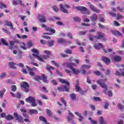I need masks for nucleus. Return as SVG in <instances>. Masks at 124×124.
I'll use <instances>...</instances> for the list:
<instances>
[{
    "label": "nucleus",
    "mask_w": 124,
    "mask_h": 124,
    "mask_svg": "<svg viewBox=\"0 0 124 124\" xmlns=\"http://www.w3.org/2000/svg\"><path fill=\"white\" fill-rule=\"evenodd\" d=\"M98 25L99 28H100V29H105V30H108V27H106L100 23H99Z\"/></svg>",
    "instance_id": "obj_40"
},
{
    "label": "nucleus",
    "mask_w": 124,
    "mask_h": 124,
    "mask_svg": "<svg viewBox=\"0 0 124 124\" xmlns=\"http://www.w3.org/2000/svg\"><path fill=\"white\" fill-rule=\"evenodd\" d=\"M81 67L82 68H87V69H90L92 66L91 65H86V64H83L81 65Z\"/></svg>",
    "instance_id": "obj_37"
},
{
    "label": "nucleus",
    "mask_w": 124,
    "mask_h": 124,
    "mask_svg": "<svg viewBox=\"0 0 124 124\" xmlns=\"http://www.w3.org/2000/svg\"><path fill=\"white\" fill-rule=\"evenodd\" d=\"M70 97L72 100H76V94L75 93H71Z\"/></svg>",
    "instance_id": "obj_29"
},
{
    "label": "nucleus",
    "mask_w": 124,
    "mask_h": 124,
    "mask_svg": "<svg viewBox=\"0 0 124 124\" xmlns=\"http://www.w3.org/2000/svg\"><path fill=\"white\" fill-rule=\"evenodd\" d=\"M0 40L3 45H5V46H10L9 44H8V43H7V41L5 40L4 39L1 38Z\"/></svg>",
    "instance_id": "obj_24"
},
{
    "label": "nucleus",
    "mask_w": 124,
    "mask_h": 124,
    "mask_svg": "<svg viewBox=\"0 0 124 124\" xmlns=\"http://www.w3.org/2000/svg\"><path fill=\"white\" fill-rule=\"evenodd\" d=\"M105 74L108 76H111V71H110V69H108L106 71Z\"/></svg>",
    "instance_id": "obj_43"
},
{
    "label": "nucleus",
    "mask_w": 124,
    "mask_h": 124,
    "mask_svg": "<svg viewBox=\"0 0 124 124\" xmlns=\"http://www.w3.org/2000/svg\"><path fill=\"white\" fill-rule=\"evenodd\" d=\"M54 43L55 42L54 40L48 41L47 42V46H48V47H52V46H54Z\"/></svg>",
    "instance_id": "obj_28"
},
{
    "label": "nucleus",
    "mask_w": 124,
    "mask_h": 124,
    "mask_svg": "<svg viewBox=\"0 0 124 124\" xmlns=\"http://www.w3.org/2000/svg\"><path fill=\"white\" fill-rule=\"evenodd\" d=\"M75 115H77V116L79 118V119H78V121L79 122H83V120H84V117H83V116H82V114H81V113L76 111L75 112Z\"/></svg>",
    "instance_id": "obj_17"
},
{
    "label": "nucleus",
    "mask_w": 124,
    "mask_h": 124,
    "mask_svg": "<svg viewBox=\"0 0 124 124\" xmlns=\"http://www.w3.org/2000/svg\"><path fill=\"white\" fill-rule=\"evenodd\" d=\"M46 111L47 115H48L49 117H51V116H52V111L49 110V109H46Z\"/></svg>",
    "instance_id": "obj_56"
},
{
    "label": "nucleus",
    "mask_w": 124,
    "mask_h": 124,
    "mask_svg": "<svg viewBox=\"0 0 124 124\" xmlns=\"http://www.w3.org/2000/svg\"><path fill=\"white\" fill-rule=\"evenodd\" d=\"M109 107V102L108 101H106L105 102V105L104 106V109H108V107Z\"/></svg>",
    "instance_id": "obj_39"
},
{
    "label": "nucleus",
    "mask_w": 124,
    "mask_h": 124,
    "mask_svg": "<svg viewBox=\"0 0 124 124\" xmlns=\"http://www.w3.org/2000/svg\"><path fill=\"white\" fill-rule=\"evenodd\" d=\"M9 65H10L11 68H13V69H16V66H15V65H16V63L12 62L9 63Z\"/></svg>",
    "instance_id": "obj_26"
},
{
    "label": "nucleus",
    "mask_w": 124,
    "mask_h": 124,
    "mask_svg": "<svg viewBox=\"0 0 124 124\" xmlns=\"http://www.w3.org/2000/svg\"><path fill=\"white\" fill-rule=\"evenodd\" d=\"M9 44H10V49H11V50H12V49H13V47L14 46V44H15V42L13 41H9Z\"/></svg>",
    "instance_id": "obj_32"
},
{
    "label": "nucleus",
    "mask_w": 124,
    "mask_h": 124,
    "mask_svg": "<svg viewBox=\"0 0 124 124\" xmlns=\"http://www.w3.org/2000/svg\"><path fill=\"white\" fill-rule=\"evenodd\" d=\"M21 88H23L24 89V92L26 93H29L30 90V84L26 81L22 82V84L21 85Z\"/></svg>",
    "instance_id": "obj_6"
},
{
    "label": "nucleus",
    "mask_w": 124,
    "mask_h": 124,
    "mask_svg": "<svg viewBox=\"0 0 124 124\" xmlns=\"http://www.w3.org/2000/svg\"><path fill=\"white\" fill-rule=\"evenodd\" d=\"M114 60L115 61V62H121V61H122V57H121L119 56L116 55L114 57Z\"/></svg>",
    "instance_id": "obj_25"
},
{
    "label": "nucleus",
    "mask_w": 124,
    "mask_h": 124,
    "mask_svg": "<svg viewBox=\"0 0 124 124\" xmlns=\"http://www.w3.org/2000/svg\"><path fill=\"white\" fill-rule=\"evenodd\" d=\"M51 82L52 83L53 85H54L55 86H57V85H58V82H57V80H56V79H53L51 80Z\"/></svg>",
    "instance_id": "obj_61"
},
{
    "label": "nucleus",
    "mask_w": 124,
    "mask_h": 124,
    "mask_svg": "<svg viewBox=\"0 0 124 124\" xmlns=\"http://www.w3.org/2000/svg\"><path fill=\"white\" fill-rule=\"evenodd\" d=\"M11 91L13 93H15L17 91V87L15 85H13L11 86Z\"/></svg>",
    "instance_id": "obj_34"
},
{
    "label": "nucleus",
    "mask_w": 124,
    "mask_h": 124,
    "mask_svg": "<svg viewBox=\"0 0 124 124\" xmlns=\"http://www.w3.org/2000/svg\"><path fill=\"white\" fill-rule=\"evenodd\" d=\"M46 69L48 70V71H50V72H51V69L52 70H54V68L53 67L49 66V67H47Z\"/></svg>",
    "instance_id": "obj_64"
},
{
    "label": "nucleus",
    "mask_w": 124,
    "mask_h": 124,
    "mask_svg": "<svg viewBox=\"0 0 124 124\" xmlns=\"http://www.w3.org/2000/svg\"><path fill=\"white\" fill-rule=\"evenodd\" d=\"M113 25L115 27H120V26H121V24H120V23H119V22H118L117 21H114Z\"/></svg>",
    "instance_id": "obj_53"
},
{
    "label": "nucleus",
    "mask_w": 124,
    "mask_h": 124,
    "mask_svg": "<svg viewBox=\"0 0 124 124\" xmlns=\"http://www.w3.org/2000/svg\"><path fill=\"white\" fill-rule=\"evenodd\" d=\"M63 88L64 92V91L65 92H69V88H68V87H67V86L65 85L63 86Z\"/></svg>",
    "instance_id": "obj_60"
},
{
    "label": "nucleus",
    "mask_w": 124,
    "mask_h": 124,
    "mask_svg": "<svg viewBox=\"0 0 124 124\" xmlns=\"http://www.w3.org/2000/svg\"><path fill=\"white\" fill-rule=\"evenodd\" d=\"M12 3L13 5H21V6H25V4L23 3L22 0H12Z\"/></svg>",
    "instance_id": "obj_7"
},
{
    "label": "nucleus",
    "mask_w": 124,
    "mask_h": 124,
    "mask_svg": "<svg viewBox=\"0 0 124 124\" xmlns=\"http://www.w3.org/2000/svg\"><path fill=\"white\" fill-rule=\"evenodd\" d=\"M74 65V63H69L67 64V66L69 67L70 69H71L72 71H73L74 74L77 75L78 73H80V70H79V69H78L77 70L75 69V68L73 67Z\"/></svg>",
    "instance_id": "obj_3"
},
{
    "label": "nucleus",
    "mask_w": 124,
    "mask_h": 124,
    "mask_svg": "<svg viewBox=\"0 0 124 124\" xmlns=\"http://www.w3.org/2000/svg\"><path fill=\"white\" fill-rule=\"evenodd\" d=\"M25 100L26 102L31 103V106H32V107H35L36 106H37V104L35 102L36 99L33 96H30L28 98H26Z\"/></svg>",
    "instance_id": "obj_1"
},
{
    "label": "nucleus",
    "mask_w": 124,
    "mask_h": 124,
    "mask_svg": "<svg viewBox=\"0 0 124 124\" xmlns=\"http://www.w3.org/2000/svg\"><path fill=\"white\" fill-rule=\"evenodd\" d=\"M22 96V95H21V93H16V97H17V98H18V99H20Z\"/></svg>",
    "instance_id": "obj_52"
},
{
    "label": "nucleus",
    "mask_w": 124,
    "mask_h": 124,
    "mask_svg": "<svg viewBox=\"0 0 124 124\" xmlns=\"http://www.w3.org/2000/svg\"><path fill=\"white\" fill-rule=\"evenodd\" d=\"M38 20L41 23H46L47 22V19H46V16L43 15L39 14L38 15Z\"/></svg>",
    "instance_id": "obj_9"
},
{
    "label": "nucleus",
    "mask_w": 124,
    "mask_h": 124,
    "mask_svg": "<svg viewBox=\"0 0 124 124\" xmlns=\"http://www.w3.org/2000/svg\"><path fill=\"white\" fill-rule=\"evenodd\" d=\"M116 9L120 12H124V8H122L120 6L117 7Z\"/></svg>",
    "instance_id": "obj_58"
},
{
    "label": "nucleus",
    "mask_w": 124,
    "mask_h": 124,
    "mask_svg": "<svg viewBox=\"0 0 124 124\" xmlns=\"http://www.w3.org/2000/svg\"><path fill=\"white\" fill-rule=\"evenodd\" d=\"M113 34L116 36H123V34L119 31H113Z\"/></svg>",
    "instance_id": "obj_27"
},
{
    "label": "nucleus",
    "mask_w": 124,
    "mask_h": 124,
    "mask_svg": "<svg viewBox=\"0 0 124 124\" xmlns=\"http://www.w3.org/2000/svg\"><path fill=\"white\" fill-rule=\"evenodd\" d=\"M106 94H107L108 96H113V93L111 91H109Z\"/></svg>",
    "instance_id": "obj_59"
},
{
    "label": "nucleus",
    "mask_w": 124,
    "mask_h": 124,
    "mask_svg": "<svg viewBox=\"0 0 124 124\" xmlns=\"http://www.w3.org/2000/svg\"><path fill=\"white\" fill-rule=\"evenodd\" d=\"M90 9L92 11H93V12H96V13H100V11L99 9L95 8V6H94L93 5H91L90 6Z\"/></svg>",
    "instance_id": "obj_16"
},
{
    "label": "nucleus",
    "mask_w": 124,
    "mask_h": 124,
    "mask_svg": "<svg viewBox=\"0 0 124 124\" xmlns=\"http://www.w3.org/2000/svg\"><path fill=\"white\" fill-rule=\"evenodd\" d=\"M67 36L69 37V38H70V39H73V35L70 32H69L67 34Z\"/></svg>",
    "instance_id": "obj_55"
},
{
    "label": "nucleus",
    "mask_w": 124,
    "mask_h": 124,
    "mask_svg": "<svg viewBox=\"0 0 124 124\" xmlns=\"http://www.w3.org/2000/svg\"><path fill=\"white\" fill-rule=\"evenodd\" d=\"M42 28H45L46 29V31H49L50 32H51L52 33H56V30H54L53 29L48 27L45 24H43L41 25Z\"/></svg>",
    "instance_id": "obj_10"
},
{
    "label": "nucleus",
    "mask_w": 124,
    "mask_h": 124,
    "mask_svg": "<svg viewBox=\"0 0 124 124\" xmlns=\"http://www.w3.org/2000/svg\"><path fill=\"white\" fill-rule=\"evenodd\" d=\"M90 19L92 22H95V21H97L98 19L97 15L96 14H93L91 17Z\"/></svg>",
    "instance_id": "obj_18"
},
{
    "label": "nucleus",
    "mask_w": 124,
    "mask_h": 124,
    "mask_svg": "<svg viewBox=\"0 0 124 124\" xmlns=\"http://www.w3.org/2000/svg\"><path fill=\"white\" fill-rule=\"evenodd\" d=\"M26 67L29 70V71H36V70H37V68L34 67L31 68L30 67H29V66H26Z\"/></svg>",
    "instance_id": "obj_33"
},
{
    "label": "nucleus",
    "mask_w": 124,
    "mask_h": 124,
    "mask_svg": "<svg viewBox=\"0 0 124 124\" xmlns=\"http://www.w3.org/2000/svg\"><path fill=\"white\" fill-rule=\"evenodd\" d=\"M87 94V90L82 91L79 92V94H81V95H86Z\"/></svg>",
    "instance_id": "obj_41"
},
{
    "label": "nucleus",
    "mask_w": 124,
    "mask_h": 124,
    "mask_svg": "<svg viewBox=\"0 0 124 124\" xmlns=\"http://www.w3.org/2000/svg\"><path fill=\"white\" fill-rule=\"evenodd\" d=\"M117 20H120V19H123V18H124V16H123L122 15H120L119 13L117 14Z\"/></svg>",
    "instance_id": "obj_49"
},
{
    "label": "nucleus",
    "mask_w": 124,
    "mask_h": 124,
    "mask_svg": "<svg viewBox=\"0 0 124 124\" xmlns=\"http://www.w3.org/2000/svg\"><path fill=\"white\" fill-rule=\"evenodd\" d=\"M108 14H109V15L112 16V17H116L117 16V15L116 14V13H114L112 12H108Z\"/></svg>",
    "instance_id": "obj_54"
},
{
    "label": "nucleus",
    "mask_w": 124,
    "mask_h": 124,
    "mask_svg": "<svg viewBox=\"0 0 124 124\" xmlns=\"http://www.w3.org/2000/svg\"><path fill=\"white\" fill-rule=\"evenodd\" d=\"M20 48H21V49H23V50H27V47H26V44H25L24 43H23L20 45Z\"/></svg>",
    "instance_id": "obj_45"
},
{
    "label": "nucleus",
    "mask_w": 124,
    "mask_h": 124,
    "mask_svg": "<svg viewBox=\"0 0 124 124\" xmlns=\"http://www.w3.org/2000/svg\"><path fill=\"white\" fill-rule=\"evenodd\" d=\"M98 35H96L94 36V38H95L96 39H101V38H102V37H103V35H104V34L102 33V32H100L98 33Z\"/></svg>",
    "instance_id": "obj_22"
},
{
    "label": "nucleus",
    "mask_w": 124,
    "mask_h": 124,
    "mask_svg": "<svg viewBox=\"0 0 124 124\" xmlns=\"http://www.w3.org/2000/svg\"><path fill=\"white\" fill-rule=\"evenodd\" d=\"M77 9L78 10H79L80 11H82L83 13V14H88L90 15V12L88 11V9L86 7H77Z\"/></svg>",
    "instance_id": "obj_8"
},
{
    "label": "nucleus",
    "mask_w": 124,
    "mask_h": 124,
    "mask_svg": "<svg viewBox=\"0 0 124 124\" xmlns=\"http://www.w3.org/2000/svg\"><path fill=\"white\" fill-rule=\"evenodd\" d=\"M40 121H41L42 122H43V123H46V120L44 118V117L42 116H40L39 118Z\"/></svg>",
    "instance_id": "obj_38"
},
{
    "label": "nucleus",
    "mask_w": 124,
    "mask_h": 124,
    "mask_svg": "<svg viewBox=\"0 0 124 124\" xmlns=\"http://www.w3.org/2000/svg\"><path fill=\"white\" fill-rule=\"evenodd\" d=\"M93 47L96 49V50H99L100 49L104 48V46L101 43L95 44L93 45Z\"/></svg>",
    "instance_id": "obj_12"
},
{
    "label": "nucleus",
    "mask_w": 124,
    "mask_h": 124,
    "mask_svg": "<svg viewBox=\"0 0 124 124\" xmlns=\"http://www.w3.org/2000/svg\"><path fill=\"white\" fill-rule=\"evenodd\" d=\"M100 124H107L106 121L104 120V118L102 116H100L99 119Z\"/></svg>",
    "instance_id": "obj_23"
},
{
    "label": "nucleus",
    "mask_w": 124,
    "mask_h": 124,
    "mask_svg": "<svg viewBox=\"0 0 124 124\" xmlns=\"http://www.w3.org/2000/svg\"><path fill=\"white\" fill-rule=\"evenodd\" d=\"M61 101L63 104H64V106H66V102H65V100H64V98H61Z\"/></svg>",
    "instance_id": "obj_63"
},
{
    "label": "nucleus",
    "mask_w": 124,
    "mask_h": 124,
    "mask_svg": "<svg viewBox=\"0 0 124 124\" xmlns=\"http://www.w3.org/2000/svg\"><path fill=\"white\" fill-rule=\"evenodd\" d=\"M33 53L32 54V56L33 57V58H36V59H38L39 56V52H38V50L35 48H33L31 50Z\"/></svg>",
    "instance_id": "obj_11"
},
{
    "label": "nucleus",
    "mask_w": 124,
    "mask_h": 124,
    "mask_svg": "<svg viewBox=\"0 0 124 124\" xmlns=\"http://www.w3.org/2000/svg\"><path fill=\"white\" fill-rule=\"evenodd\" d=\"M59 81L61 82V83H63V84H66V85H67V86H69V82H68L67 81L65 80V79L60 78Z\"/></svg>",
    "instance_id": "obj_31"
},
{
    "label": "nucleus",
    "mask_w": 124,
    "mask_h": 124,
    "mask_svg": "<svg viewBox=\"0 0 124 124\" xmlns=\"http://www.w3.org/2000/svg\"><path fill=\"white\" fill-rule=\"evenodd\" d=\"M34 80L35 81H37V82H40V80H41V76L39 77L38 76H36L34 78Z\"/></svg>",
    "instance_id": "obj_35"
},
{
    "label": "nucleus",
    "mask_w": 124,
    "mask_h": 124,
    "mask_svg": "<svg viewBox=\"0 0 124 124\" xmlns=\"http://www.w3.org/2000/svg\"><path fill=\"white\" fill-rule=\"evenodd\" d=\"M5 26H8V27H10L11 30H14L13 28V24L12 22L9 21L7 20H5Z\"/></svg>",
    "instance_id": "obj_15"
},
{
    "label": "nucleus",
    "mask_w": 124,
    "mask_h": 124,
    "mask_svg": "<svg viewBox=\"0 0 124 124\" xmlns=\"http://www.w3.org/2000/svg\"><path fill=\"white\" fill-rule=\"evenodd\" d=\"M6 120H8V121H10L11 120H13L14 119V117L12 116V115L10 114H8L7 116H6Z\"/></svg>",
    "instance_id": "obj_36"
},
{
    "label": "nucleus",
    "mask_w": 124,
    "mask_h": 124,
    "mask_svg": "<svg viewBox=\"0 0 124 124\" xmlns=\"http://www.w3.org/2000/svg\"><path fill=\"white\" fill-rule=\"evenodd\" d=\"M73 21H74V22H77L78 23H80V22L81 21V18H80L78 16H77L75 17H73Z\"/></svg>",
    "instance_id": "obj_30"
},
{
    "label": "nucleus",
    "mask_w": 124,
    "mask_h": 124,
    "mask_svg": "<svg viewBox=\"0 0 124 124\" xmlns=\"http://www.w3.org/2000/svg\"><path fill=\"white\" fill-rule=\"evenodd\" d=\"M58 43L62 44L63 43H65L66 42V39L63 38H60L57 40Z\"/></svg>",
    "instance_id": "obj_21"
},
{
    "label": "nucleus",
    "mask_w": 124,
    "mask_h": 124,
    "mask_svg": "<svg viewBox=\"0 0 124 124\" xmlns=\"http://www.w3.org/2000/svg\"><path fill=\"white\" fill-rule=\"evenodd\" d=\"M87 32H88V31H81L79 32L78 34L80 36H81V35H85V34H86Z\"/></svg>",
    "instance_id": "obj_48"
},
{
    "label": "nucleus",
    "mask_w": 124,
    "mask_h": 124,
    "mask_svg": "<svg viewBox=\"0 0 124 124\" xmlns=\"http://www.w3.org/2000/svg\"><path fill=\"white\" fill-rule=\"evenodd\" d=\"M64 53H65L66 54H72V51H71V50L70 49H67L64 50Z\"/></svg>",
    "instance_id": "obj_51"
},
{
    "label": "nucleus",
    "mask_w": 124,
    "mask_h": 124,
    "mask_svg": "<svg viewBox=\"0 0 124 124\" xmlns=\"http://www.w3.org/2000/svg\"><path fill=\"white\" fill-rule=\"evenodd\" d=\"M52 9L55 12H58L59 11V8L57 6H52Z\"/></svg>",
    "instance_id": "obj_50"
},
{
    "label": "nucleus",
    "mask_w": 124,
    "mask_h": 124,
    "mask_svg": "<svg viewBox=\"0 0 124 124\" xmlns=\"http://www.w3.org/2000/svg\"><path fill=\"white\" fill-rule=\"evenodd\" d=\"M47 77L45 76L44 74H43L41 76V80L44 82V83H46L48 84V80H47Z\"/></svg>",
    "instance_id": "obj_19"
},
{
    "label": "nucleus",
    "mask_w": 124,
    "mask_h": 124,
    "mask_svg": "<svg viewBox=\"0 0 124 124\" xmlns=\"http://www.w3.org/2000/svg\"><path fill=\"white\" fill-rule=\"evenodd\" d=\"M102 60L106 64H109L111 62V60L107 57L104 56L102 57Z\"/></svg>",
    "instance_id": "obj_13"
},
{
    "label": "nucleus",
    "mask_w": 124,
    "mask_h": 124,
    "mask_svg": "<svg viewBox=\"0 0 124 124\" xmlns=\"http://www.w3.org/2000/svg\"><path fill=\"white\" fill-rule=\"evenodd\" d=\"M88 120L91 121V123H92V124H97V122H96L95 120H94L93 119H92V117H89L88 118Z\"/></svg>",
    "instance_id": "obj_42"
},
{
    "label": "nucleus",
    "mask_w": 124,
    "mask_h": 124,
    "mask_svg": "<svg viewBox=\"0 0 124 124\" xmlns=\"http://www.w3.org/2000/svg\"><path fill=\"white\" fill-rule=\"evenodd\" d=\"M14 116L16 121H17L18 123L19 124H23L24 123L23 117L20 115H18L17 112H14Z\"/></svg>",
    "instance_id": "obj_4"
},
{
    "label": "nucleus",
    "mask_w": 124,
    "mask_h": 124,
    "mask_svg": "<svg viewBox=\"0 0 124 124\" xmlns=\"http://www.w3.org/2000/svg\"><path fill=\"white\" fill-rule=\"evenodd\" d=\"M60 7L61 10L63 13L67 14L68 13V10L65 8H70V6L69 5L65 4L63 5V4H60Z\"/></svg>",
    "instance_id": "obj_5"
},
{
    "label": "nucleus",
    "mask_w": 124,
    "mask_h": 124,
    "mask_svg": "<svg viewBox=\"0 0 124 124\" xmlns=\"http://www.w3.org/2000/svg\"><path fill=\"white\" fill-rule=\"evenodd\" d=\"M97 83L99 85L100 87H102V89H104L103 91V93L105 94H107V90H108V86L104 82H102L101 80H97Z\"/></svg>",
    "instance_id": "obj_2"
},
{
    "label": "nucleus",
    "mask_w": 124,
    "mask_h": 124,
    "mask_svg": "<svg viewBox=\"0 0 124 124\" xmlns=\"http://www.w3.org/2000/svg\"><path fill=\"white\" fill-rule=\"evenodd\" d=\"M94 74H95L97 76H100V73L98 71H95L93 72Z\"/></svg>",
    "instance_id": "obj_62"
},
{
    "label": "nucleus",
    "mask_w": 124,
    "mask_h": 124,
    "mask_svg": "<svg viewBox=\"0 0 124 124\" xmlns=\"http://www.w3.org/2000/svg\"><path fill=\"white\" fill-rule=\"evenodd\" d=\"M68 116L67 117V121L68 122H71L72 121V118L74 117V115H73V113H72L70 110L68 111Z\"/></svg>",
    "instance_id": "obj_14"
},
{
    "label": "nucleus",
    "mask_w": 124,
    "mask_h": 124,
    "mask_svg": "<svg viewBox=\"0 0 124 124\" xmlns=\"http://www.w3.org/2000/svg\"><path fill=\"white\" fill-rule=\"evenodd\" d=\"M6 5L4 4L2 2H0V8H6Z\"/></svg>",
    "instance_id": "obj_47"
},
{
    "label": "nucleus",
    "mask_w": 124,
    "mask_h": 124,
    "mask_svg": "<svg viewBox=\"0 0 124 124\" xmlns=\"http://www.w3.org/2000/svg\"><path fill=\"white\" fill-rule=\"evenodd\" d=\"M29 114L30 115H33V114H38V111L36 109H31L29 110Z\"/></svg>",
    "instance_id": "obj_20"
},
{
    "label": "nucleus",
    "mask_w": 124,
    "mask_h": 124,
    "mask_svg": "<svg viewBox=\"0 0 124 124\" xmlns=\"http://www.w3.org/2000/svg\"><path fill=\"white\" fill-rule=\"evenodd\" d=\"M6 76V72H4L0 75V79H3Z\"/></svg>",
    "instance_id": "obj_46"
},
{
    "label": "nucleus",
    "mask_w": 124,
    "mask_h": 124,
    "mask_svg": "<svg viewBox=\"0 0 124 124\" xmlns=\"http://www.w3.org/2000/svg\"><path fill=\"white\" fill-rule=\"evenodd\" d=\"M117 106L118 107V108L120 109V110H123V108H124V106L122 105L121 103H118Z\"/></svg>",
    "instance_id": "obj_57"
},
{
    "label": "nucleus",
    "mask_w": 124,
    "mask_h": 124,
    "mask_svg": "<svg viewBox=\"0 0 124 124\" xmlns=\"http://www.w3.org/2000/svg\"><path fill=\"white\" fill-rule=\"evenodd\" d=\"M75 88L78 93H80V92H81V91L82 90V89H81L80 87H79V86L78 85H76Z\"/></svg>",
    "instance_id": "obj_44"
}]
</instances>
